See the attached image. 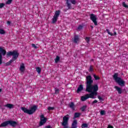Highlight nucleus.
Here are the masks:
<instances>
[{"label": "nucleus", "instance_id": "19", "mask_svg": "<svg viewBox=\"0 0 128 128\" xmlns=\"http://www.w3.org/2000/svg\"><path fill=\"white\" fill-rule=\"evenodd\" d=\"M8 124V120L4 122L0 125V128H4V126H6Z\"/></svg>", "mask_w": 128, "mask_h": 128}, {"label": "nucleus", "instance_id": "5", "mask_svg": "<svg viewBox=\"0 0 128 128\" xmlns=\"http://www.w3.org/2000/svg\"><path fill=\"white\" fill-rule=\"evenodd\" d=\"M38 106H33L30 110L24 107L21 108V110H22V112L26 114H34V112L36 110Z\"/></svg>", "mask_w": 128, "mask_h": 128}, {"label": "nucleus", "instance_id": "38", "mask_svg": "<svg viewBox=\"0 0 128 128\" xmlns=\"http://www.w3.org/2000/svg\"><path fill=\"white\" fill-rule=\"evenodd\" d=\"M59 90H59L58 89L56 88H55V93H56V94H58Z\"/></svg>", "mask_w": 128, "mask_h": 128}, {"label": "nucleus", "instance_id": "8", "mask_svg": "<svg viewBox=\"0 0 128 128\" xmlns=\"http://www.w3.org/2000/svg\"><path fill=\"white\" fill-rule=\"evenodd\" d=\"M40 126H42L44 124H46V119L44 118V114H42L40 116Z\"/></svg>", "mask_w": 128, "mask_h": 128}, {"label": "nucleus", "instance_id": "32", "mask_svg": "<svg viewBox=\"0 0 128 128\" xmlns=\"http://www.w3.org/2000/svg\"><path fill=\"white\" fill-rule=\"evenodd\" d=\"M48 110H54V107H48Z\"/></svg>", "mask_w": 128, "mask_h": 128}, {"label": "nucleus", "instance_id": "41", "mask_svg": "<svg viewBox=\"0 0 128 128\" xmlns=\"http://www.w3.org/2000/svg\"><path fill=\"white\" fill-rule=\"evenodd\" d=\"M32 46L34 48H38V47L34 44H32Z\"/></svg>", "mask_w": 128, "mask_h": 128}, {"label": "nucleus", "instance_id": "24", "mask_svg": "<svg viewBox=\"0 0 128 128\" xmlns=\"http://www.w3.org/2000/svg\"><path fill=\"white\" fill-rule=\"evenodd\" d=\"M58 62H60V57L58 56H56V58L55 59V62L56 64H58Z\"/></svg>", "mask_w": 128, "mask_h": 128}, {"label": "nucleus", "instance_id": "1", "mask_svg": "<svg viewBox=\"0 0 128 128\" xmlns=\"http://www.w3.org/2000/svg\"><path fill=\"white\" fill-rule=\"evenodd\" d=\"M92 84H94V80H92V76H87L86 77V92H98V86L96 84L93 85Z\"/></svg>", "mask_w": 128, "mask_h": 128}, {"label": "nucleus", "instance_id": "42", "mask_svg": "<svg viewBox=\"0 0 128 128\" xmlns=\"http://www.w3.org/2000/svg\"><path fill=\"white\" fill-rule=\"evenodd\" d=\"M108 128H114V127L110 125H108Z\"/></svg>", "mask_w": 128, "mask_h": 128}, {"label": "nucleus", "instance_id": "39", "mask_svg": "<svg viewBox=\"0 0 128 128\" xmlns=\"http://www.w3.org/2000/svg\"><path fill=\"white\" fill-rule=\"evenodd\" d=\"M98 102V100H95L94 101L92 102V104H96Z\"/></svg>", "mask_w": 128, "mask_h": 128}, {"label": "nucleus", "instance_id": "29", "mask_svg": "<svg viewBox=\"0 0 128 128\" xmlns=\"http://www.w3.org/2000/svg\"><path fill=\"white\" fill-rule=\"evenodd\" d=\"M88 124H83L82 125V128H88Z\"/></svg>", "mask_w": 128, "mask_h": 128}, {"label": "nucleus", "instance_id": "43", "mask_svg": "<svg viewBox=\"0 0 128 128\" xmlns=\"http://www.w3.org/2000/svg\"><path fill=\"white\" fill-rule=\"evenodd\" d=\"M7 24H8V25H10V21L7 22Z\"/></svg>", "mask_w": 128, "mask_h": 128}, {"label": "nucleus", "instance_id": "12", "mask_svg": "<svg viewBox=\"0 0 128 128\" xmlns=\"http://www.w3.org/2000/svg\"><path fill=\"white\" fill-rule=\"evenodd\" d=\"M114 88L116 90H117V92H118V94H122V88H120L118 86H114Z\"/></svg>", "mask_w": 128, "mask_h": 128}, {"label": "nucleus", "instance_id": "47", "mask_svg": "<svg viewBox=\"0 0 128 128\" xmlns=\"http://www.w3.org/2000/svg\"><path fill=\"white\" fill-rule=\"evenodd\" d=\"M91 28H94V27H92V26H91Z\"/></svg>", "mask_w": 128, "mask_h": 128}, {"label": "nucleus", "instance_id": "34", "mask_svg": "<svg viewBox=\"0 0 128 128\" xmlns=\"http://www.w3.org/2000/svg\"><path fill=\"white\" fill-rule=\"evenodd\" d=\"M94 78L96 80H100V77L96 76V75H94Z\"/></svg>", "mask_w": 128, "mask_h": 128}, {"label": "nucleus", "instance_id": "11", "mask_svg": "<svg viewBox=\"0 0 128 128\" xmlns=\"http://www.w3.org/2000/svg\"><path fill=\"white\" fill-rule=\"evenodd\" d=\"M73 42L75 44L78 43L80 42V37L77 35H75L74 36V38Z\"/></svg>", "mask_w": 128, "mask_h": 128}, {"label": "nucleus", "instance_id": "23", "mask_svg": "<svg viewBox=\"0 0 128 128\" xmlns=\"http://www.w3.org/2000/svg\"><path fill=\"white\" fill-rule=\"evenodd\" d=\"M6 34V32L3 29L0 28V34Z\"/></svg>", "mask_w": 128, "mask_h": 128}, {"label": "nucleus", "instance_id": "6", "mask_svg": "<svg viewBox=\"0 0 128 128\" xmlns=\"http://www.w3.org/2000/svg\"><path fill=\"white\" fill-rule=\"evenodd\" d=\"M60 10L56 11L54 15L53 16V18H52V24H56V22L58 21V17L60 16Z\"/></svg>", "mask_w": 128, "mask_h": 128}, {"label": "nucleus", "instance_id": "44", "mask_svg": "<svg viewBox=\"0 0 128 128\" xmlns=\"http://www.w3.org/2000/svg\"><path fill=\"white\" fill-rule=\"evenodd\" d=\"M46 128H52V127L50 126H46Z\"/></svg>", "mask_w": 128, "mask_h": 128}, {"label": "nucleus", "instance_id": "4", "mask_svg": "<svg viewBox=\"0 0 128 128\" xmlns=\"http://www.w3.org/2000/svg\"><path fill=\"white\" fill-rule=\"evenodd\" d=\"M90 92V94H86L84 96H82L81 97V100L82 102H86L88 98H96L94 96H98V92H95L94 91L88 92Z\"/></svg>", "mask_w": 128, "mask_h": 128}, {"label": "nucleus", "instance_id": "36", "mask_svg": "<svg viewBox=\"0 0 128 128\" xmlns=\"http://www.w3.org/2000/svg\"><path fill=\"white\" fill-rule=\"evenodd\" d=\"M94 70V69L92 68V66H90L89 72H92Z\"/></svg>", "mask_w": 128, "mask_h": 128}, {"label": "nucleus", "instance_id": "14", "mask_svg": "<svg viewBox=\"0 0 128 128\" xmlns=\"http://www.w3.org/2000/svg\"><path fill=\"white\" fill-rule=\"evenodd\" d=\"M4 106H5L6 108H10V110L12 108H14V106L12 104H5Z\"/></svg>", "mask_w": 128, "mask_h": 128}, {"label": "nucleus", "instance_id": "28", "mask_svg": "<svg viewBox=\"0 0 128 128\" xmlns=\"http://www.w3.org/2000/svg\"><path fill=\"white\" fill-rule=\"evenodd\" d=\"M106 30L107 32H108V34H110V36H114V34H112V32H110V30L108 29H106Z\"/></svg>", "mask_w": 128, "mask_h": 128}, {"label": "nucleus", "instance_id": "20", "mask_svg": "<svg viewBox=\"0 0 128 128\" xmlns=\"http://www.w3.org/2000/svg\"><path fill=\"white\" fill-rule=\"evenodd\" d=\"M69 106H70V108L72 110H75V106H74V102H72L69 104Z\"/></svg>", "mask_w": 128, "mask_h": 128}, {"label": "nucleus", "instance_id": "35", "mask_svg": "<svg viewBox=\"0 0 128 128\" xmlns=\"http://www.w3.org/2000/svg\"><path fill=\"white\" fill-rule=\"evenodd\" d=\"M4 4L0 3V8H4Z\"/></svg>", "mask_w": 128, "mask_h": 128}, {"label": "nucleus", "instance_id": "22", "mask_svg": "<svg viewBox=\"0 0 128 128\" xmlns=\"http://www.w3.org/2000/svg\"><path fill=\"white\" fill-rule=\"evenodd\" d=\"M80 113H78V112H76L74 114V118H80Z\"/></svg>", "mask_w": 128, "mask_h": 128}, {"label": "nucleus", "instance_id": "40", "mask_svg": "<svg viewBox=\"0 0 128 128\" xmlns=\"http://www.w3.org/2000/svg\"><path fill=\"white\" fill-rule=\"evenodd\" d=\"M62 126H64V117H63V121L62 122Z\"/></svg>", "mask_w": 128, "mask_h": 128}, {"label": "nucleus", "instance_id": "15", "mask_svg": "<svg viewBox=\"0 0 128 128\" xmlns=\"http://www.w3.org/2000/svg\"><path fill=\"white\" fill-rule=\"evenodd\" d=\"M8 124L12 126H16L18 123L14 121L8 120Z\"/></svg>", "mask_w": 128, "mask_h": 128}, {"label": "nucleus", "instance_id": "27", "mask_svg": "<svg viewBox=\"0 0 128 128\" xmlns=\"http://www.w3.org/2000/svg\"><path fill=\"white\" fill-rule=\"evenodd\" d=\"M2 64V56L0 53V64Z\"/></svg>", "mask_w": 128, "mask_h": 128}, {"label": "nucleus", "instance_id": "25", "mask_svg": "<svg viewBox=\"0 0 128 128\" xmlns=\"http://www.w3.org/2000/svg\"><path fill=\"white\" fill-rule=\"evenodd\" d=\"M86 109V106H84L82 108H81L82 112H84Z\"/></svg>", "mask_w": 128, "mask_h": 128}, {"label": "nucleus", "instance_id": "16", "mask_svg": "<svg viewBox=\"0 0 128 128\" xmlns=\"http://www.w3.org/2000/svg\"><path fill=\"white\" fill-rule=\"evenodd\" d=\"M72 128H78V121L76 120H74L72 124Z\"/></svg>", "mask_w": 128, "mask_h": 128}, {"label": "nucleus", "instance_id": "10", "mask_svg": "<svg viewBox=\"0 0 128 128\" xmlns=\"http://www.w3.org/2000/svg\"><path fill=\"white\" fill-rule=\"evenodd\" d=\"M70 2L72 4H76V0H67L66 4H67L68 8H70V6H71Z\"/></svg>", "mask_w": 128, "mask_h": 128}, {"label": "nucleus", "instance_id": "18", "mask_svg": "<svg viewBox=\"0 0 128 128\" xmlns=\"http://www.w3.org/2000/svg\"><path fill=\"white\" fill-rule=\"evenodd\" d=\"M84 90V86H82V85L80 84L78 87L76 92H77L78 94V92H82V90Z\"/></svg>", "mask_w": 128, "mask_h": 128}, {"label": "nucleus", "instance_id": "7", "mask_svg": "<svg viewBox=\"0 0 128 128\" xmlns=\"http://www.w3.org/2000/svg\"><path fill=\"white\" fill-rule=\"evenodd\" d=\"M90 20L94 22V26H98V21L96 20V16L94 14H90Z\"/></svg>", "mask_w": 128, "mask_h": 128}, {"label": "nucleus", "instance_id": "45", "mask_svg": "<svg viewBox=\"0 0 128 128\" xmlns=\"http://www.w3.org/2000/svg\"><path fill=\"white\" fill-rule=\"evenodd\" d=\"M114 36H116V32H114Z\"/></svg>", "mask_w": 128, "mask_h": 128}, {"label": "nucleus", "instance_id": "17", "mask_svg": "<svg viewBox=\"0 0 128 128\" xmlns=\"http://www.w3.org/2000/svg\"><path fill=\"white\" fill-rule=\"evenodd\" d=\"M0 52L2 54L3 56H6V51L4 49V48L0 46Z\"/></svg>", "mask_w": 128, "mask_h": 128}, {"label": "nucleus", "instance_id": "2", "mask_svg": "<svg viewBox=\"0 0 128 128\" xmlns=\"http://www.w3.org/2000/svg\"><path fill=\"white\" fill-rule=\"evenodd\" d=\"M10 56H12V60H11L8 62L6 63V66H10L12 62H14L18 58V56H20V54L18 51L14 50L13 52H8L6 55V58H8Z\"/></svg>", "mask_w": 128, "mask_h": 128}, {"label": "nucleus", "instance_id": "9", "mask_svg": "<svg viewBox=\"0 0 128 128\" xmlns=\"http://www.w3.org/2000/svg\"><path fill=\"white\" fill-rule=\"evenodd\" d=\"M70 119V116L68 114L64 116V128H68V120Z\"/></svg>", "mask_w": 128, "mask_h": 128}, {"label": "nucleus", "instance_id": "31", "mask_svg": "<svg viewBox=\"0 0 128 128\" xmlns=\"http://www.w3.org/2000/svg\"><path fill=\"white\" fill-rule=\"evenodd\" d=\"M12 0H8L6 2V4H12Z\"/></svg>", "mask_w": 128, "mask_h": 128}, {"label": "nucleus", "instance_id": "37", "mask_svg": "<svg viewBox=\"0 0 128 128\" xmlns=\"http://www.w3.org/2000/svg\"><path fill=\"white\" fill-rule=\"evenodd\" d=\"M98 100H104V99L100 97V96H98Z\"/></svg>", "mask_w": 128, "mask_h": 128}, {"label": "nucleus", "instance_id": "30", "mask_svg": "<svg viewBox=\"0 0 128 128\" xmlns=\"http://www.w3.org/2000/svg\"><path fill=\"white\" fill-rule=\"evenodd\" d=\"M77 30H82V26H79Z\"/></svg>", "mask_w": 128, "mask_h": 128}, {"label": "nucleus", "instance_id": "21", "mask_svg": "<svg viewBox=\"0 0 128 128\" xmlns=\"http://www.w3.org/2000/svg\"><path fill=\"white\" fill-rule=\"evenodd\" d=\"M36 71L38 74H40V72H42V68H40L36 67Z\"/></svg>", "mask_w": 128, "mask_h": 128}, {"label": "nucleus", "instance_id": "13", "mask_svg": "<svg viewBox=\"0 0 128 128\" xmlns=\"http://www.w3.org/2000/svg\"><path fill=\"white\" fill-rule=\"evenodd\" d=\"M25 68L26 67L24 66V63H22L20 65V70L21 72H24Z\"/></svg>", "mask_w": 128, "mask_h": 128}, {"label": "nucleus", "instance_id": "33", "mask_svg": "<svg viewBox=\"0 0 128 128\" xmlns=\"http://www.w3.org/2000/svg\"><path fill=\"white\" fill-rule=\"evenodd\" d=\"M86 42H88H88H90V37H86L85 38Z\"/></svg>", "mask_w": 128, "mask_h": 128}, {"label": "nucleus", "instance_id": "46", "mask_svg": "<svg viewBox=\"0 0 128 128\" xmlns=\"http://www.w3.org/2000/svg\"><path fill=\"white\" fill-rule=\"evenodd\" d=\"M0 92H2V89H0Z\"/></svg>", "mask_w": 128, "mask_h": 128}, {"label": "nucleus", "instance_id": "3", "mask_svg": "<svg viewBox=\"0 0 128 128\" xmlns=\"http://www.w3.org/2000/svg\"><path fill=\"white\" fill-rule=\"evenodd\" d=\"M113 78L115 82L118 84L120 86H126V82L120 77H118V73L116 72L113 76Z\"/></svg>", "mask_w": 128, "mask_h": 128}, {"label": "nucleus", "instance_id": "26", "mask_svg": "<svg viewBox=\"0 0 128 128\" xmlns=\"http://www.w3.org/2000/svg\"><path fill=\"white\" fill-rule=\"evenodd\" d=\"M100 114H101V116L106 114V111H104V110H101L100 112Z\"/></svg>", "mask_w": 128, "mask_h": 128}]
</instances>
